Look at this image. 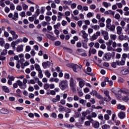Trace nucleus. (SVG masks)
<instances>
[{
    "label": "nucleus",
    "mask_w": 129,
    "mask_h": 129,
    "mask_svg": "<svg viewBox=\"0 0 129 129\" xmlns=\"http://www.w3.org/2000/svg\"><path fill=\"white\" fill-rule=\"evenodd\" d=\"M67 66L68 67L72 68L74 72H78V71H80V70H81V68H82V66L80 67L77 64L75 63H69L67 64Z\"/></svg>",
    "instance_id": "f257e3e1"
},
{
    "label": "nucleus",
    "mask_w": 129,
    "mask_h": 129,
    "mask_svg": "<svg viewBox=\"0 0 129 129\" xmlns=\"http://www.w3.org/2000/svg\"><path fill=\"white\" fill-rule=\"evenodd\" d=\"M59 87L61 90H65L68 88V81L64 80L61 81L59 83Z\"/></svg>",
    "instance_id": "f03ea898"
},
{
    "label": "nucleus",
    "mask_w": 129,
    "mask_h": 129,
    "mask_svg": "<svg viewBox=\"0 0 129 129\" xmlns=\"http://www.w3.org/2000/svg\"><path fill=\"white\" fill-rule=\"evenodd\" d=\"M70 86L72 91L76 90V82L74 81L73 78H71L70 80Z\"/></svg>",
    "instance_id": "7ed1b4c3"
},
{
    "label": "nucleus",
    "mask_w": 129,
    "mask_h": 129,
    "mask_svg": "<svg viewBox=\"0 0 129 129\" xmlns=\"http://www.w3.org/2000/svg\"><path fill=\"white\" fill-rule=\"evenodd\" d=\"M104 94L105 95V98H103L104 101H106L108 102L110 100H111V98L109 96V92L107 90L104 91Z\"/></svg>",
    "instance_id": "20e7f679"
},
{
    "label": "nucleus",
    "mask_w": 129,
    "mask_h": 129,
    "mask_svg": "<svg viewBox=\"0 0 129 129\" xmlns=\"http://www.w3.org/2000/svg\"><path fill=\"white\" fill-rule=\"evenodd\" d=\"M101 33L102 36H103L104 38V40H105V41H108V39H109V36H108V32L104 30H101Z\"/></svg>",
    "instance_id": "39448f33"
},
{
    "label": "nucleus",
    "mask_w": 129,
    "mask_h": 129,
    "mask_svg": "<svg viewBox=\"0 0 129 129\" xmlns=\"http://www.w3.org/2000/svg\"><path fill=\"white\" fill-rule=\"evenodd\" d=\"M76 80L79 81V86L80 88H83L84 85H85V81L80 78H77Z\"/></svg>",
    "instance_id": "423d86ee"
},
{
    "label": "nucleus",
    "mask_w": 129,
    "mask_h": 129,
    "mask_svg": "<svg viewBox=\"0 0 129 129\" xmlns=\"http://www.w3.org/2000/svg\"><path fill=\"white\" fill-rule=\"evenodd\" d=\"M16 82L18 86H19L20 88H21V89H25L27 88V85H24V84H23V82L21 81V80H18L16 81Z\"/></svg>",
    "instance_id": "0eeeda50"
},
{
    "label": "nucleus",
    "mask_w": 129,
    "mask_h": 129,
    "mask_svg": "<svg viewBox=\"0 0 129 129\" xmlns=\"http://www.w3.org/2000/svg\"><path fill=\"white\" fill-rule=\"evenodd\" d=\"M7 53H8V50L7 49H4L1 52L0 56V60L1 61H4V60H6V57H3V56L7 55Z\"/></svg>",
    "instance_id": "6e6552de"
},
{
    "label": "nucleus",
    "mask_w": 129,
    "mask_h": 129,
    "mask_svg": "<svg viewBox=\"0 0 129 129\" xmlns=\"http://www.w3.org/2000/svg\"><path fill=\"white\" fill-rule=\"evenodd\" d=\"M42 65L44 69H46V68H49V67H50V65H51V62L49 61H45L42 63Z\"/></svg>",
    "instance_id": "1a4fd4ad"
},
{
    "label": "nucleus",
    "mask_w": 129,
    "mask_h": 129,
    "mask_svg": "<svg viewBox=\"0 0 129 129\" xmlns=\"http://www.w3.org/2000/svg\"><path fill=\"white\" fill-rule=\"evenodd\" d=\"M81 33L82 34V37L83 39H85L86 42H87V41H88V38H87V37H88V34H87L84 30H82Z\"/></svg>",
    "instance_id": "9d476101"
},
{
    "label": "nucleus",
    "mask_w": 129,
    "mask_h": 129,
    "mask_svg": "<svg viewBox=\"0 0 129 129\" xmlns=\"http://www.w3.org/2000/svg\"><path fill=\"white\" fill-rule=\"evenodd\" d=\"M110 58H111V55H110V53H108L103 57V59L104 61H108L110 60Z\"/></svg>",
    "instance_id": "9b49d317"
},
{
    "label": "nucleus",
    "mask_w": 129,
    "mask_h": 129,
    "mask_svg": "<svg viewBox=\"0 0 129 129\" xmlns=\"http://www.w3.org/2000/svg\"><path fill=\"white\" fill-rule=\"evenodd\" d=\"M116 63L118 66H123V65L125 64V60L122 59V58H121V60L120 61H116Z\"/></svg>",
    "instance_id": "f8f14e48"
},
{
    "label": "nucleus",
    "mask_w": 129,
    "mask_h": 129,
    "mask_svg": "<svg viewBox=\"0 0 129 129\" xmlns=\"http://www.w3.org/2000/svg\"><path fill=\"white\" fill-rule=\"evenodd\" d=\"M111 19L108 18L106 20V28H109L111 26Z\"/></svg>",
    "instance_id": "ddd939ff"
},
{
    "label": "nucleus",
    "mask_w": 129,
    "mask_h": 129,
    "mask_svg": "<svg viewBox=\"0 0 129 129\" xmlns=\"http://www.w3.org/2000/svg\"><path fill=\"white\" fill-rule=\"evenodd\" d=\"M12 19L14 21H18L19 20V13L18 12H14Z\"/></svg>",
    "instance_id": "4468645a"
},
{
    "label": "nucleus",
    "mask_w": 129,
    "mask_h": 129,
    "mask_svg": "<svg viewBox=\"0 0 129 129\" xmlns=\"http://www.w3.org/2000/svg\"><path fill=\"white\" fill-rule=\"evenodd\" d=\"M24 50V45H20L18 46L16 48L17 52H23Z\"/></svg>",
    "instance_id": "2eb2a0df"
},
{
    "label": "nucleus",
    "mask_w": 129,
    "mask_h": 129,
    "mask_svg": "<svg viewBox=\"0 0 129 129\" xmlns=\"http://www.w3.org/2000/svg\"><path fill=\"white\" fill-rule=\"evenodd\" d=\"M117 34L118 35H121V32H122V28L121 27L118 26L116 27Z\"/></svg>",
    "instance_id": "dca6fc26"
},
{
    "label": "nucleus",
    "mask_w": 129,
    "mask_h": 129,
    "mask_svg": "<svg viewBox=\"0 0 129 129\" xmlns=\"http://www.w3.org/2000/svg\"><path fill=\"white\" fill-rule=\"evenodd\" d=\"M118 116L120 118V119H123V118H124V116H125V114L123 112H120L118 113Z\"/></svg>",
    "instance_id": "f3484780"
},
{
    "label": "nucleus",
    "mask_w": 129,
    "mask_h": 129,
    "mask_svg": "<svg viewBox=\"0 0 129 129\" xmlns=\"http://www.w3.org/2000/svg\"><path fill=\"white\" fill-rule=\"evenodd\" d=\"M46 36L47 38H48V39H49V40H51L52 41H55V40H56V37H55L54 36H53L49 34H46Z\"/></svg>",
    "instance_id": "a211bd4d"
},
{
    "label": "nucleus",
    "mask_w": 129,
    "mask_h": 129,
    "mask_svg": "<svg viewBox=\"0 0 129 129\" xmlns=\"http://www.w3.org/2000/svg\"><path fill=\"white\" fill-rule=\"evenodd\" d=\"M0 112L3 113L4 114H7V113H9V112H10V111H9L8 109L2 108L0 110Z\"/></svg>",
    "instance_id": "6ab92c4d"
},
{
    "label": "nucleus",
    "mask_w": 129,
    "mask_h": 129,
    "mask_svg": "<svg viewBox=\"0 0 129 129\" xmlns=\"http://www.w3.org/2000/svg\"><path fill=\"white\" fill-rule=\"evenodd\" d=\"M107 29H108L111 32H114L115 31V25L112 24L109 28H107Z\"/></svg>",
    "instance_id": "aec40b11"
},
{
    "label": "nucleus",
    "mask_w": 129,
    "mask_h": 129,
    "mask_svg": "<svg viewBox=\"0 0 129 129\" xmlns=\"http://www.w3.org/2000/svg\"><path fill=\"white\" fill-rule=\"evenodd\" d=\"M34 66L36 70L38 71V72H39V71H42V70H41V67H40V65H39V64L35 63Z\"/></svg>",
    "instance_id": "412c9836"
},
{
    "label": "nucleus",
    "mask_w": 129,
    "mask_h": 129,
    "mask_svg": "<svg viewBox=\"0 0 129 129\" xmlns=\"http://www.w3.org/2000/svg\"><path fill=\"white\" fill-rule=\"evenodd\" d=\"M45 75L47 78H50L51 77V73L48 70H46L44 72Z\"/></svg>",
    "instance_id": "4be33fe9"
},
{
    "label": "nucleus",
    "mask_w": 129,
    "mask_h": 129,
    "mask_svg": "<svg viewBox=\"0 0 129 129\" xmlns=\"http://www.w3.org/2000/svg\"><path fill=\"white\" fill-rule=\"evenodd\" d=\"M121 74L122 75H126V74H128V70L126 69H124L121 71Z\"/></svg>",
    "instance_id": "5701e85b"
},
{
    "label": "nucleus",
    "mask_w": 129,
    "mask_h": 129,
    "mask_svg": "<svg viewBox=\"0 0 129 129\" xmlns=\"http://www.w3.org/2000/svg\"><path fill=\"white\" fill-rule=\"evenodd\" d=\"M118 109H121V110H124L125 109V106L121 104H119L117 106Z\"/></svg>",
    "instance_id": "b1692460"
},
{
    "label": "nucleus",
    "mask_w": 129,
    "mask_h": 129,
    "mask_svg": "<svg viewBox=\"0 0 129 129\" xmlns=\"http://www.w3.org/2000/svg\"><path fill=\"white\" fill-rule=\"evenodd\" d=\"M105 81V82H108V84L110 86H112V85H113V82H112L111 80L109 81L108 78H106Z\"/></svg>",
    "instance_id": "393cba45"
},
{
    "label": "nucleus",
    "mask_w": 129,
    "mask_h": 129,
    "mask_svg": "<svg viewBox=\"0 0 129 129\" xmlns=\"http://www.w3.org/2000/svg\"><path fill=\"white\" fill-rule=\"evenodd\" d=\"M93 126L95 128H99V122L95 121L93 123Z\"/></svg>",
    "instance_id": "a878e982"
},
{
    "label": "nucleus",
    "mask_w": 129,
    "mask_h": 129,
    "mask_svg": "<svg viewBox=\"0 0 129 129\" xmlns=\"http://www.w3.org/2000/svg\"><path fill=\"white\" fill-rule=\"evenodd\" d=\"M29 65H30L29 62L26 61L25 63H22L21 68H22V69H24L25 67H26V66H29Z\"/></svg>",
    "instance_id": "bb28decb"
},
{
    "label": "nucleus",
    "mask_w": 129,
    "mask_h": 129,
    "mask_svg": "<svg viewBox=\"0 0 129 129\" xmlns=\"http://www.w3.org/2000/svg\"><path fill=\"white\" fill-rule=\"evenodd\" d=\"M2 88L4 91H5L6 93H10V90L9 89V88H8V87L3 86Z\"/></svg>",
    "instance_id": "cd10ccee"
},
{
    "label": "nucleus",
    "mask_w": 129,
    "mask_h": 129,
    "mask_svg": "<svg viewBox=\"0 0 129 129\" xmlns=\"http://www.w3.org/2000/svg\"><path fill=\"white\" fill-rule=\"evenodd\" d=\"M95 96L98 99H102L103 98V97L100 95V94L98 93L97 92H96V95H95Z\"/></svg>",
    "instance_id": "c85d7f7f"
},
{
    "label": "nucleus",
    "mask_w": 129,
    "mask_h": 129,
    "mask_svg": "<svg viewBox=\"0 0 129 129\" xmlns=\"http://www.w3.org/2000/svg\"><path fill=\"white\" fill-rule=\"evenodd\" d=\"M22 8L24 11H26V10H28L29 6L27 5V4H25V3H23Z\"/></svg>",
    "instance_id": "c756f323"
},
{
    "label": "nucleus",
    "mask_w": 129,
    "mask_h": 129,
    "mask_svg": "<svg viewBox=\"0 0 129 129\" xmlns=\"http://www.w3.org/2000/svg\"><path fill=\"white\" fill-rule=\"evenodd\" d=\"M5 44V39L3 38H0V46L3 47Z\"/></svg>",
    "instance_id": "7c9ffc66"
},
{
    "label": "nucleus",
    "mask_w": 129,
    "mask_h": 129,
    "mask_svg": "<svg viewBox=\"0 0 129 129\" xmlns=\"http://www.w3.org/2000/svg\"><path fill=\"white\" fill-rule=\"evenodd\" d=\"M52 3L51 4V7L52 9H56L57 8V6L56 5V3H54L53 1H52Z\"/></svg>",
    "instance_id": "2f4dec72"
},
{
    "label": "nucleus",
    "mask_w": 129,
    "mask_h": 129,
    "mask_svg": "<svg viewBox=\"0 0 129 129\" xmlns=\"http://www.w3.org/2000/svg\"><path fill=\"white\" fill-rule=\"evenodd\" d=\"M80 103L82 104L84 106H85L86 105V101H85L84 99H81L80 100Z\"/></svg>",
    "instance_id": "473e14b6"
},
{
    "label": "nucleus",
    "mask_w": 129,
    "mask_h": 129,
    "mask_svg": "<svg viewBox=\"0 0 129 129\" xmlns=\"http://www.w3.org/2000/svg\"><path fill=\"white\" fill-rule=\"evenodd\" d=\"M14 42H15V44H16V45H18V44H20V43H23V39H22V38L17 39Z\"/></svg>",
    "instance_id": "72a5a7b5"
},
{
    "label": "nucleus",
    "mask_w": 129,
    "mask_h": 129,
    "mask_svg": "<svg viewBox=\"0 0 129 129\" xmlns=\"http://www.w3.org/2000/svg\"><path fill=\"white\" fill-rule=\"evenodd\" d=\"M117 36L115 34H111L110 36V38L111 40H113L114 41L116 39Z\"/></svg>",
    "instance_id": "f704fd0d"
},
{
    "label": "nucleus",
    "mask_w": 129,
    "mask_h": 129,
    "mask_svg": "<svg viewBox=\"0 0 129 129\" xmlns=\"http://www.w3.org/2000/svg\"><path fill=\"white\" fill-rule=\"evenodd\" d=\"M97 38H98L97 36L95 34H94L92 36L91 40V41H94V40L97 39Z\"/></svg>",
    "instance_id": "c9c22d12"
},
{
    "label": "nucleus",
    "mask_w": 129,
    "mask_h": 129,
    "mask_svg": "<svg viewBox=\"0 0 129 129\" xmlns=\"http://www.w3.org/2000/svg\"><path fill=\"white\" fill-rule=\"evenodd\" d=\"M103 5L105 8H108V7H110L111 6V4L110 3H107V2H103Z\"/></svg>",
    "instance_id": "e433bc0d"
},
{
    "label": "nucleus",
    "mask_w": 129,
    "mask_h": 129,
    "mask_svg": "<svg viewBox=\"0 0 129 129\" xmlns=\"http://www.w3.org/2000/svg\"><path fill=\"white\" fill-rule=\"evenodd\" d=\"M112 43H113V41L112 40L110 39L109 40L108 42L106 43V44L107 46H111V45H112Z\"/></svg>",
    "instance_id": "4c0bfd02"
},
{
    "label": "nucleus",
    "mask_w": 129,
    "mask_h": 129,
    "mask_svg": "<svg viewBox=\"0 0 129 129\" xmlns=\"http://www.w3.org/2000/svg\"><path fill=\"white\" fill-rule=\"evenodd\" d=\"M16 46H17V44L15 41H13L11 43V47L14 49V50L16 49Z\"/></svg>",
    "instance_id": "58836bf2"
},
{
    "label": "nucleus",
    "mask_w": 129,
    "mask_h": 129,
    "mask_svg": "<svg viewBox=\"0 0 129 129\" xmlns=\"http://www.w3.org/2000/svg\"><path fill=\"white\" fill-rule=\"evenodd\" d=\"M94 15V13L89 12L87 14V18H91V17H93Z\"/></svg>",
    "instance_id": "ea45409f"
},
{
    "label": "nucleus",
    "mask_w": 129,
    "mask_h": 129,
    "mask_svg": "<svg viewBox=\"0 0 129 129\" xmlns=\"http://www.w3.org/2000/svg\"><path fill=\"white\" fill-rule=\"evenodd\" d=\"M102 128L103 129L110 128V126L109 125L105 124L102 126Z\"/></svg>",
    "instance_id": "a19ab883"
},
{
    "label": "nucleus",
    "mask_w": 129,
    "mask_h": 129,
    "mask_svg": "<svg viewBox=\"0 0 129 129\" xmlns=\"http://www.w3.org/2000/svg\"><path fill=\"white\" fill-rule=\"evenodd\" d=\"M92 29H93L94 30H99L100 27L99 25H93L92 26Z\"/></svg>",
    "instance_id": "79ce46f5"
},
{
    "label": "nucleus",
    "mask_w": 129,
    "mask_h": 129,
    "mask_svg": "<svg viewBox=\"0 0 129 129\" xmlns=\"http://www.w3.org/2000/svg\"><path fill=\"white\" fill-rule=\"evenodd\" d=\"M67 100L68 101V102H72V101H73V97L69 96L67 98Z\"/></svg>",
    "instance_id": "37998d69"
},
{
    "label": "nucleus",
    "mask_w": 129,
    "mask_h": 129,
    "mask_svg": "<svg viewBox=\"0 0 129 129\" xmlns=\"http://www.w3.org/2000/svg\"><path fill=\"white\" fill-rule=\"evenodd\" d=\"M10 10L11 11H15V5H14V4L11 3L10 5Z\"/></svg>",
    "instance_id": "c03bdc74"
},
{
    "label": "nucleus",
    "mask_w": 129,
    "mask_h": 129,
    "mask_svg": "<svg viewBox=\"0 0 129 129\" xmlns=\"http://www.w3.org/2000/svg\"><path fill=\"white\" fill-rule=\"evenodd\" d=\"M80 115H81V114H80V112H77L75 113L74 115V117H76V118H77V117H80Z\"/></svg>",
    "instance_id": "a18cd8bd"
},
{
    "label": "nucleus",
    "mask_w": 129,
    "mask_h": 129,
    "mask_svg": "<svg viewBox=\"0 0 129 129\" xmlns=\"http://www.w3.org/2000/svg\"><path fill=\"white\" fill-rule=\"evenodd\" d=\"M120 26H121L122 29H124V26H125V22H124V21L123 20H122L121 22H120Z\"/></svg>",
    "instance_id": "49530a36"
},
{
    "label": "nucleus",
    "mask_w": 129,
    "mask_h": 129,
    "mask_svg": "<svg viewBox=\"0 0 129 129\" xmlns=\"http://www.w3.org/2000/svg\"><path fill=\"white\" fill-rule=\"evenodd\" d=\"M107 51H110L111 52H112V51H113V48H112L111 46L110 45H107Z\"/></svg>",
    "instance_id": "de8ad7c7"
},
{
    "label": "nucleus",
    "mask_w": 129,
    "mask_h": 129,
    "mask_svg": "<svg viewBox=\"0 0 129 129\" xmlns=\"http://www.w3.org/2000/svg\"><path fill=\"white\" fill-rule=\"evenodd\" d=\"M38 72V77H39V78H42V77H43V71H40Z\"/></svg>",
    "instance_id": "09e8293b"
},
{
    "label": "nucleus",
    "mask_w": 129,
    "mask_h": 129,
    "mask_svg": "<svg viewBox=\"0 0 129 129\" xmlns=\"http://www.w3.org/2000/svg\"><path fill=\"white\" fill-rule=\"evenodd\" d=\"M39 15H40V9H37L36 11V12H35V16L36 17H38V16H39Z\"/></svg>",
    "instance_id": "8fccbe9b"
},
{
    "label": "nucleus",
    "mask_w": 129,
    "mask_h": 129,
    "mask_svg": "<svg viewBox=\"0 0 129 129\" xmlns=\"http://www.w3.org/2000/svg\"><path fill=\"white\" fill-rule=\"evenodd\" d=\"M16 10L17 11L21 12V11L23 10V8H22V6H21V5H18L16 7Z\"/></svg>",
    "instance_id": "3c124183"
},
{
    "label": "nucleus",
    "mask_w": 129,
    "mask_h": 129,
    "mask_svg": "<svg viewBox=\"0 0 129 129\" xmlns=\"http://www.w3.org/2000/svg\"><path fill=\"white\" fill-rule=\"evenodd\" d=\"M116 65H117V62H116H116H113L111 63V67L113 68H116Z\"/></svg>",
    "instance_id": "603ef678"
},
{
    "label": "nucleus",
    "mask_w": 129,
    "mask_h": 129,
    "mask_svg": "<svg viewBox=\"0 0 129 129\" xmlns=\"http://www.w3.org/2000/svg\"><path fill=\"white\" fill-rule=\"evenodd\" d=\"M49 87H50V85L48 84H46L44 85V89H45V90H48Z\"/></svg>",
    "instance_id": "864d4df0"
},
{
    "label": "nucleus",
    "mask_w": 129,
    "mask_h": 129,
    "mask_svg": "<svg viewBox=\"0 0 129 129\" xmlns=\"http://www.w3.org/2000/svg\"><path fill=\"white\" fill-rule=\"evenodd\" d=\"M8 78L9 80L11 81H14L15 80V77L14 76H11L10 75L8 76Z\"/></svg>",
    "instance_id": "5fc2aeb1"
},
{
    "label": "nucleus",
    "mask_w": 129,
    "mask_h": 129,
    "mask_svg": "<svg viewBox=\"0 0 129 129\" xmlns=\"http://www.w3.org/2000/svg\"><path fill=\"white\" fill-rule=\"evenodd\" d=\"M64 111L66 112H67V113H71V112L72 111V110H71V109L68 108H66L64 109Z\"/></svg>",
    "instance_id": "6e6d98bb"
},
{
    "label": "nucleus",
    "mask_w": 129,
    "mask_h": 129,
    "mask_svg": "<svg viewBox=\"0 0 129 129\" xmlns=\"http://www.w3.org/2000/svg\"><path fill=\"white\" fill-rule=\"evenodd\" d=\"M20 16H21V17H22V18H24V17H26V12H25L24 11L21 12L20 13Z\"/></svg>",
    "instance_id": "4d7b16f0"
},
{
    "label": "nucleus",
    "mask_w": 129,
    "mask_h": 129,
    "mask_svg": "<svg viewBox=\"0 0 129 129\" xmlns=\"http://www.w3.org/2000/svg\"><path fill=\"white\" fill-rule=\"evenodd\" d=\"M73 98L75 101H78V100H79V97L77 95H74Z\"/></svg>",
    "instance_id": "13d9d810"
},
{
    "label": "nucleus",
    "mask_w": 129,
    "mask_h": 129,
    "mask_svg": "<svg viewBox=\"0 0 129 129\" xmlns=\"http://www.w3.org/2000/svg\"><path fill=\"white\" fill-rule=\"evenodd\" d=\"M98 42L100 43V44H104L105 41H104V40L102 39V38H100L98 39Z\"/></svg>",
    "instance_id": "bf43d9fd"
},
{
    "label": "nucleus",
    "mask_w": 129,
    "mask_h": 129,
    "mask_svg": "<svg viewBox=\"0 0 129 129\" xmlns=\"http://www.w3.org/2000/svg\"><path fill=\"white\" fill-rule=\"evenodd\" d=\"M126 58H127V54L126 53H123L122 55V59L125 60Z\"/></svg>",
    "instance_id": "052dcab7"
},
{
    "label": "nucleus",
    "mask_w": 129,
    "mask_h": 129,
    "mask_svg": "<svg viewBox=\"0 0 129 129\" xmlns=\"http://www.w3.org/2000/svg\"><path fill=\"white\" fill-rule=\"evenodd\" d=\"M25 51L26 52H30V51H31V46H26Z\"/></svg>",
    "instance_id": "680f3d73"
},
{
    "label": "nucleus",
    "mask_w": 129,
    "mask_h": 129,
    "mask_svg": "<svg viewBox=\"0 0 129 129\" xmlns=\"http://www.w3.org/2000/svg\"><path fill=\"white\" fill-rule=\"evenodd\" d=\"M9 101H15L16 100V98H15V97H9Z\"/></svg>",
    "instance_id": "e2e57ef3"
},
{
    "label": "nucleus",
    "mask_w": 129,
    "mask_h": 129,
    "mask_svg": "<svg viewBox=\"0 0 129 129\" xmlns=\"http://www.w3.org/2000/svg\"><path fill=\"white\" fill-rule=\"evenodd\" d=\"M115 19H116V20H119L120 19V15H119V14H116L115 15L114 17Z\"/></svg>",
    "instance_id": "0e129e2a"
},
{
    "label": "nucleus",
    "mask_w": 129,
    "mask_h": 129,
    "mask_svg": "<svg viewBox=\"0 0 129 129\" xmlns=\"http://www.w3.org/2000/svg\"><path fill=\"white\" fill-rule=\"evenodd\" d=\"M97 92V91H96L95 90H92V92H90V94H91V95H93V96H94V95H95L96 94Z\"/></svg>",
    "instance_id": "69168bd1"
},
{
    "label": "nucleus",
    "mask_w": 129,
    "mask_h": 129,
    "mask_svg": "<svg viewBox=\"0 0 129 129\" xmlns=\"http://www.w3.org/2000/svg\"><path fill=\"white\" fill-rule=\"evenodd\" d=\"M34 18H35V16H34V15H32V17H30L29 18V21L30 22H34Z\"/></svg>",
    "instance_id": "338daca9"
},
{
    "label": "nucleus",
    "mask_w": 129,
    "mask_h": 129,
    "mask_svg": "<svg viewBox=\"0 0 129 129\" xmlns=\"http://www.w3.org/2000/svg\"><path fill=\"white\" fill-rule=\"evenodd\" d=\"M5 48L6 49V50H8V49L10 48V44L8 43H6L5 45Z\"/></svg>",
    "instance_id": "774afa93"
}]
</instances>
